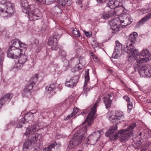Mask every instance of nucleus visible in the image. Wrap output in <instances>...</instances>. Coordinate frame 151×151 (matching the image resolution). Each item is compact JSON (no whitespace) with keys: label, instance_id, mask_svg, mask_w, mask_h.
<instances>
[{"label":"nucleus","instance_id":"obj_29","mask_svg":"<svg viewBox=\"0 0 151 151\" xmlns=\"http://www.w3.org/2000/svg\"><path fill=\"white\" fill-rule=\"evenodd\" d=\"M129 18L125 19H122V17L120 18V24L122 26L126 27L130 24Z\"/></svg>","mask_w":151,"mask_h":151},{"label":"nucleus","instance_id":"obj_19","mask_svg":"<svg viewBox=\"0 0 151 151\" xmlns=\"http://www.w3.org/2000/svg\"><path fill=\"white\" fill-rule=\"evenodd\" d=\"M151 17V12H149L140 19L136 25V27H139L147 22Z\"/></svg>","mask_w":151,"mask_h":151},{"label":"nucleus","instance_id":"obj_22","mask_svg":"<svg viewBox=\"0 0 151 151\" xmlns=\"http://www.w3.org/2000/svg\"><path fill=\"white\" fill-rule=\"evenodd\" d=\"M111 96V95L108 94L103 97L104 101L107 109L109 108L111 106L112 101L110 99Z\"/></svg>","mask_w":151,"mask_h":151},{"label":"nucleus","instance_id":"obj_30","mask_svg":"<svg viewBox=\"0 0 151 151\" xmlns=\"http://www.w3.org/2000/svg\"><path fill=\"white\" fill-rule=\"evenodd\" d=\"M20 41L18 39H15L11 41V45L9 47H14L15 48H18Z\"/></svg>","mask_w":151,"mask_h":151},{"label":"nucleus","instance_id":"obj_18","mask_svg":"<svg viewBox=\"0 0 151 151\" xmlns=\"http://www.w3.org/2000/svg\"><path fill=\"white\" fill-rule=\"evenodd\" d=\"M32 86H28L26 85L23 89L22 94L23 97H28L31 95V90L32 89Z\"/></svg>","mask_w":151,"mask_h":151},{"label":"nucleus","instance_id":"obj_44","mask_svg":"<svg viewBox=\"0 0 151 151\" xmlns=\"http://www.w3.org/2000/svg\"><path fill=\"white\" fill-rule=\"evenodd\" d=\"M92 46L95 48L99 46V43L96 41H93L92 43Z\"/></svg>","mask_w":151,"mask_h":151},{"label":"nucleus","instance_id":"obj_43","mask_svg":"<svg viewBox=\"0 0 151 151\" xmlns=\"http://www.w3.org/2000/svg\"><path fill=\"white\" fill-rule=\"evenodd\" d=\"M127 107L129 112L131 111V110L132 109L133 107V106L132 103L131 102H128Z\"/></svg>","mask_w":151,"mask_h":151},{"label":"nucleus","instance_id":"obj_16","mask_svg":"<svg viewBox=\"0 0 151 151\" xmlns=\"http://www.w3.org/2000/svg\"><path fill=\"white\" fill-rule=\"evenodd\" d=\"M11 93H8L2 97L0 99V108L2 106L8 102H9L11 100L12 97Z\"/></svg>","mask_w":151,"mask_h":151},{"label":"nucleus","instance_id":"obj_47","mask_svg":"<svg viewBox=\"0 0 151 151\" xmlns=\"http://www.w3.org/2000/svg\"><path fill=\"white\" fill-rule=\"evenodd\" d=\"M118 51L114 50V52L113 53L112 55L113 56V57L115 58H117L119 56V54L117 53Z\"/></svg>","mask_w":151,"mask_h":151},{"label":"nucleus","instance_id":"obj_21","mask_svg":"<svg viewBox=\"0 0 151 151\" xmlns=\"http://www.w3.org/2000/svg\"><path fill=\"white\" fill-rule=\"evenodd\" d=\"M134 45L133 43H131L128 42L125 45L124 48H123V50L125 52L128 54L130 53L134 49Z\"/></svg>","mask_w":151,"mask_h":151},{"label":"nucleus","instance_id":"obj_51","mask_svg":"<svg viewBox=\"0 0 151 151\" xmlns=\"http://www.w3.org/2000/svg\"><path fill=\"white\" fill-rule=\"evenodd\" d=\"M97 2L99 3H101L108 1L109 0H96Z\"/></svg>","mask_w":151,"mask_h":151},{"label":"nucleus","instance_id":"obj_45","mask_svg":"<svg viewBox=\"0 0 151 151\" xmlns=\"http://www.w3.org/2000/svg\"><path fill=\"white\" fill-rule=\"evenodd\" d=\"M91 111V108H88L87 109H85L83 111L82 114H87L89 111V113H90V111Z\"/></svg>","mask_w":151,"mask_h":151},{"label":"nucleus","instance_id":"obj_9","mask_svg":"<svg viewBox=\"0 0 151 151\" xmlns=\"http://www.w3.org/2000/svg\"><path fill=\"white\" fill-rule=\"evenodd\" d=\"M111 29L113 30L114 32L116 33L119 30V26L120 24V18L117 17L114 19L109 23Z\"/></svg>","mask_w":151,"mask_h":151},{"label":"nucleus","instance_id":"obj_36","mask_svg":"<svg viewBox=\"0 0 151 151\" xmlns=\"http://www.w3.org/2000/svg\"><path fill=\"white\" fill-rule=\"evenodd\" d=\"M80 60L76 57H73L68 61V64L69 65H71L75 63L76 62L79 61Z\"/></svg>","mask_w":151,"mask_h":151},{"label":"nucleus","instance_id":"obj_25","mask_svg":"<svg viewBox=\"0 0 151 151\" xmlns=\"http://www.w3.org/2000/svg\"><path fill=\"white\" fill-rule=\"evenodd\" d=\"M116 124L115 126H113L111 127L109 130L105 133V135L107 137L110 136V135L114 132V131L117 129V124H118V122H116Z\"/></svg>","mask_w":151,"mask_h":151},{"label":"nucleus","instance_id":"obj_32","mask_svg":"<svg viewBox=\"0 0 151 151\" xmlns=\"http://www.w3.org/2000/svg\"><path fill=\"white\" fill-rule=\"evenodd\" d=\"M45 88L47 92L50 93L55 89V85L54 84H51L50 86H46Z\"/></svg>","mask_w":151,"mask_h":151},{"label":"nucleus","instance_id":"obj_24","mask_svg":"<svg viewBox=\"0 0 151 151\" xmlns=\"http://www.w3.org/2000/svg\"><path fill=\"white\" fill-rule=\"evenodd\" d=\"M138 36L137 34L135 32L131 33L129 36L128 42L134 44L136 41V39Z\"/></svg>","mask_w":151,"mask_h":151},{"label":"nucleus","instance_id":"obj_33","mask_svg":"<svg viewBox=\"0 0 151 151\" xmlns=\"http://www.w3.org/2000/svg\"><path fill=\"white\" fill-rule=\"evenodd\" d=\"M136 124L135 123H132L129 125L128 128L126 129V131H128V132H132V136L133 135V129L136 127Z\"/></svg>","mask_w":151,"mask_h":151},{"label":"nucleus","instance_id":"obj_7","mask_svg":"<svg viewBox=\"0 0 151 151\" xmlns=\"http://www.w3.org/2000/svg\"><path fill=\"white\" fill-rule=\"evenodd\" d=\"M101 99L99 98L96 101L93 107H91V111L89 113L88 116L87 117L85 121L88 122V125H91V124L92 121L94 118V115L96 112V108L98 106L97 104L100 101Z\"/></svg>","mask_w":151,"mask_h":151},{"label":"nucleus","instance_id":"obj_38","mask_svg":"<svg viewBox=\"0 0 151 151\" xmlns=\"http://www.w3.org/2000/svg\"><path fill=\"white\" fill-rule=\"evenodd\" d=\"M59 54L61 56L62 58L65 59L66 55V52L65 50L62 49H60Z\"/></svg>","mask_w":151,"mask_h":151},{"label":"nucleus","instance_id":"obj_1","mask_svg":"<svg viewBox=\"0 0 151 151\" xmlns=\"http://www.w3.org/2000/svg\"><path fill=\"white\" fill-rule=\"evenodd\" d=\"M130 53L134 57L137 56L136 58V62L133 65L135 70L137 71L140 75H148L149 70L145 63L151 60V54L150 53L148 49H143L139 55H138L139 52L134 47V49Z\"/></svg>","mask_w":151,"mask_h":151},{"label":"nucleus","instance_id":"obj_17","mask_svg":"<svg viewBox=\"0 0 151 151\" xmlns=\"http://www.w3.org/2000/svg\"><path fill=\"white\" fill-rule=\"evenodd\" d=\"M116 15V12L114 10H111L106 12L103 13L101 14V17L104 19H108Z\"/></svg>","mask_w":151,"mask_h":151},{"label":"nucleus","instance_id":"obj_8","mask_svg":"<svg viewBox=\"0 0 151 151\" xmlns=\"http://www.w3.org/2000/svg\"><path fill=\"white\" fill-rule=\"evenodd\" d=\"M42 16V12L37 9L29 12L28 17L30 21H35L40 19Z\"/></svg>","mask_w":151,"mask_h":151},{"label":"nucleus","instance_id":"obj_41","mask_svg":"<svg viewBox=\"0 0 151 151\" xmlns=\"http://www.w3.org/2000/svg\"><path fill=\"white\" fill-rule=\"evenodd\" d=\"M19 47H20L21 48L23 49L25 51L26 50V49L27 47V45L20 41L19 45Z\"/></svg>","mask_w":151,"mask_h":151},{"label":"nucleus","instance_id":"obj_20","mask_svg":"<svg viewBox=\"0 0 151 151\" xmlns=\"http://www.w3.org/2000/svg\"><path fill=\"white\" fill-rule=\"evenodd\" d=\"M120 1L119 0H111L108 3V6L111 9H114L119 6Z\"/></svg>","mask_w":151,"mask_h":151},{"label":"nucleus","instance_id":"obj_46","mask_svg":"<svg viewBox=\"0 0 151 151\" xmlns=\"http://www.w3.org/2000/svg\"><path fill=\"white\" fill-rule=\"evenodd\" d=\"M54 0H45V4L46 5H49L53 3Z\"/></svg>","mask_w":151,"mask_h":151},{"label":"nucleus","instance_id":"obj_37","mask_svg":"<svg viewBox=\"0 0 151 151\" xmlns=\"http://www.w3.org/2000/svg\"><path fill=\"white\" fill-rule=\"evenodd\" d=\"M147 132L146 130H144L142 132H140L139 134V136H140L143 139L147 138Z\"/></svg>","mask_w":151,"mask_h":151},{"label":"nucleus","instance_id":"obj_62","mask_svg":"<svg viewBox=\"0 0 151 151\" xmlns=\"http://www.w3.org/2000/svg\"><path fill=\"white\" fill-rule=\"evenodd\" d=\"M82 7V6H81V7Z\"/></svg>","mask_w":151,"mask_h":151},{"label":"nucleus","instance_id":"obj_14","mask_svg":"<svg viewBox=\"0 0 151 151\" xmlns=\"http://www.w3.org/2000/svg\"><path fill=\"white\" fill-rule=\"evenodd\" d=\"M18 63L16 64V68L18 69H20L24 64L27 60V56L24 55H22L19 58Z\"/></svg>","mask_w":151,"mask_h":151},{"label":"nucleus","instance_id":"obj_13","mask_svg":"<svg viewBox=\"0 0 151 151\" xmlns=\"http://www.w3.org/2000/svg\"><path fill=\"white\" fill-rule=\"evenodd\" d=\"M124 116L123 113L121 112L117 111L116 112L115 116H110L109 117V119L112 122H120L118 121L119 120L124 118Z\"/></svg>","mask_w":151,"mask_h":151},{"label":"nucleus","instance_id":"obj_59","mask_svg":"<svg viewBox=\"0 0 151 151\" xmlns=\"http://www.w3.org/2000/svg\"><path fill=\"white\" fill-rule=\"evenodd\" d=\"M35 0L36 1H37V2H40L42 1H41L42 0Z\"/></svg>","mask_w":151,"mask_h":151},{"label":"nucleus","instance_id":"obj_10","mask_svg":"<svg viewBox=\"0 0 151 151\" xmlns=\"http://www.w3.org/2000/svg\"><path fill=\"white\" fill-rule=\"evenodd\" d=\"M33 116L29 112L26 114L23 118L20 119L18 124L17 125V128H20L22 127V124L26 123L27 122L32 120Z\"/></svg>","mask_w":151,"mask_h":151},{"label":"nucleus","instance_id":"obj_48","mask_svg":"<svg viewBox=\"0 0 151 151\" xmlns=\"http://www.w3.org/2000/svg\"><path fill=\"white\" fill-rule=\"evenodd\" d=\"M29 8H24V9H22V11L24 13L27 14L28 13V14L29 12H29Z\"/></svg>","mask_w":151,"mask_h":151},{"label":"nucleus","instance_id":"obj_40","mask_svg":"<svg viewBox=\"0 0 151 151\" xmlns=\"http://www.w3.org/2000/svg\"><path fill=\"white\" fill-rule=\"evenodd\" d=\"M72 34L75 37H78L80 36V32L76 29H73L72 30Z\"/></svg>","mask_w":151,"mask_h":151},{"label":"nucleus","instance_id":"obj_55","mask_svg":"<svg viewBox=\"0 0 151 151\" xmlns=\"http://www.w3.org/2000/svg\"><path fill=\"white\" fill-rule=\"evenodd\" d=\"M52 144H54L55 147L56 146L57 147H59L61 145L60 143L57 144L56 142H55L54 143Z\"/></svg>","mask_w":151,"mask_h":151},{"label":"nucleus","instance_id":"obj_26","mask_svg":"<svg viewBox=\"0 0 151 151\" xmlns=\"http://www.w3.org/2000/svg\"><path fill=\"white\" fill-rule=\"evenodd\" d=\"M38 78V74H35L31 78L29 83L27 85H28V86H32V88H33L34 86L35 85L37 82Z\"/></svg>","mask_w":151,"mask_h":151},{"label":"nucleus","instance_id":"obj_58","mask_svg":"<svg viewBox=\"0 0 151 151\" xmlns=\"http://www.w3.org/2000/svg\"><path fill=\"white\" fill-rule=\"evenodd\" d=\"M81 2L82 1L81 0H77L76 1V3L78 4H81Z\"/></svg>","mask_w":151,"mask_h":151},{"label":"nucleus","instance_id":"obj_54","mask_svg":"<svg viewBox=\"0 0 151 151\" xmlns=\"http://www.w3.org/2000/svg\"><path fill=\"white\" fill-rule=\"evenodd\" d=\"M90 88H85V89H84V93L86 94L87 92L88 91L90 90Z\"/></svg>","mask_w":151,"mask_h":151},{"label":"nucleus","instance_id":"obj_39","mask_svg":"<svg viewBox=\"0 0 151 151\" xmlns=\"http://www.w3.org/2000/svg\"><path fill=\"white\" fill-rule=\"evenodd\" d=\"M116 46L115 47L114 50L119 51L121 50L122 47V45L118 41L116 42Z\"/></svg>","mask_w":151,"mask_h":151},{"label":"nucleus","instance_id":"obj_2","mask_svg":"<svg viewBox=\"0 0 151 151\" xmlns=\"http://www.w3.org/2000/svg\"><path fill=\"white\" fill-rule=\"evenodd\" d=\"M37 130L35 125H34L26 129V132L24 133V134L26 136L29 135V136L28 138L26 139L23 143V150L26 151L29 147H32L34 143L41 138L42 134L37 133Z\"/></svg>","mask_w":151,"mask_h":151},{"label":"nucleus","instance_id":"obj_56","mask_svg":"<svg viewBox=\"0 0 151 151\" xmlns=\"http://www.w3.org/2000/svg\"><path fill=\"white\" fill-rule=\"evenodd\" d=\"M37 112V110H32L31 111L29 112V113H31L32 115H33V114L36 113Z\"/></svg>","mask_w":151,"mask_h":151},{"label":"nucleus","instance_id":"obj_61","mask_svg":"<svg viewBox=\"0 0 151 151\" xmlns=\"http://www.w3.org/2000/svg\"><path fill=\"white\" fill-rule=\"evenodd\" d=\"M97 57H96V58H95V59H97Z\"/></svg>","mask_w":151,"mask_h":151},{"label":"nucleus","instance_id":"obj_52","mask_svg":"<svg viewBox=\"0 0 151 151\" xmlns=\"http://www.w3.org/2000/svg\"><path fill=\"white\" fill-rule=\"evenodd\" d=\"M102 132V130H99L97 131L96 132H96V134H97V136H98V137H99V135L100 134V133Z\"/></svg>","mask_w":151,"mask_h":151},{"label":"nucleus","instance_id":"obj_6","mask_svg":"<svg viewBox=\"0 0 151 151\" xmlns=\"http://www.w3.org/2000/svg\"><path fill=\"white\" fill-rule=\"evenodd\" d=\"M23 53V50L14 47H9L7 53L8 57L12 59H17Z\"/></svg>","mask_w":151,"mask_h":151},{"label":"nucleus","instance_id":"obj_49","mask_svg":"<svg viewBox=\"0 0 151 151\" xmlns=\"http://www.w3.org/2000/svg\"><path fill=\"white\" fill-rule=\"evenodd\" d=\"M123 98L128 102H130V99L127 96H124L123 97Z\"/></svg>","mask_w":151,"mask_h":151},{"label":"nucleus","instance_id":"obj_12","mask_svg":"<svg viewBox=\"0 0 151 151\" xmlns=\"http://www.w3.org/2000/svg\"><path fill=\"white\" fill-rule=\"evenodd\" d=\"M58 40L56 37L51 35L49 38L48 44L51 46V48L52 50H56L58 46Z\"/></svg>","mask_w":151,"mask_h":151},{"label":"nucleus","instance_id":"obj_53","mask_svg":"<svg viewBox=\"0 0 151 151\" xmlns=\"http://www.w3.org/2000/svg\"><path fill=\"white\" fill-rule=\"evenodd\" d=\"M3 60L0 59V71L2 70Z\"/></svg>","mask_w":151,"mask_h":151},{"label":"nucleus","instance_id":"obj_3","mask_svg":"<svg viewBox=\"0 0 151 151\" xmlns=\"http://www.w3.org/2000/svg\"><path fill=\"white\" fill-rule=\"evenodd\" d=\"M87 121H85L80 125V128L77 132L73 135L71 140L70 141L69 145L71 147L73 148L81 143L85 139L86 136L87 127L90 126L87 124L86 126H83V124Z\"/></svg>","mask_w":151,"mask_h":151},{"label":"nucleus","instance_id":"obj_42","mask_svg":"<svg viewBox=\"0 0 151 151\" xmlns=\"http://www.w3.org/2000/svg\"><path fill=\"white\" fill-rule=\"evenodd\" d=\"M55 147V145L54 144H52L49 145L48 147L45 148L43 150L44 151H51V149L54 148Z\"/></svg>","mask_w":151,"mask_h":151},{"label":"nucleus","instance_id":"obj_34","mask_svg":"<svg viewBox=\"0 0 151 151\" xmlns=\"http://www.w3.org/2000/svg\"><path fill=\"white\" fill-rule=\"evenodd\" d=\"M20 4L21 6L23 8H29V6L26 0H21Z\"/></svg>","mask_w":151,"mask_h":151},{"label":"nucleus","instance_id":"obj_28","mask_svg":"<svg viewBox=\"0 0 151 151\" xmlns=\"http://www.w3.org/2000/svg\"><path fill=\"white\" fill-rule=\"evenodd\" d=\"M89 69H87V70L86 71L85 75V82L84 85L83 89H85V88H87L88 83L89 80Z\"/></svg>","mask_w":151,"mask_h":151},{"label":"nucleus","instance_id":"obj_31","mask_svg":"<svg viewBox=\"0 0 151 151\" xmlns=\"http://www.w3.org/2000/svg\"><path fill=\"white\" fill-rule=\"evenodd\" d=\"M79 109L78 108H74L73 109V112L70 115H69L66 117L65 118V120H68L70 119L71 117L75 116L79 111Z\"/></svg>","mask_w":151,"mask_h":151},{"label":"nucleus","instance_id":"obj_11","mask_svg":"<svg viewBox=\"0 0 151 151\" xmlns=\"http://www.w3.org/2000/svg\"><path fill=\"white\" fill-rule=\"evenodd\" d=\"M79 76L78 75L71 77L70 80L66 81L65 85L67 87L73 88L76 86L79 79Z\"/></svg>","mask_w":151,"mask_h":151},{"label":"nucleus","instance_id":"obj_4","mask_svg":"<svg viewBox=\"0 0 151 151\" xmlns=\"http://www.w3.org/2000/svg\"><path fill=\"white\" fill-rule=\"evenodd\" d=\"M2 5L5 6L6 7L5 11L3 8L0 9V12L2 13L3 17H9L13 15L15 10L14 3L8 1L2 0L0 3V6H1Z\"/></svg>","mask_w":151,"mask_h":151},{"label":"nucleus","instance_id":"obj_60","mask_svg":"<svg viewBox=\"0 0 151 151\" xmlns=\"http://www.w3.org/2000/svg\"><path fill=\"white\" fill-rule=\"evenodd\" d=\"M145 150L144 149H142V150H141V151H145Z\"/></svg>","mask_w":151,"mask_h":151},{"label":"nucleus","instance_id":"obj_5","mask_svg":"<svg viewBox=\"0 0 151 151\" xmlns=\"http://www.w3.org/2000/svg\"><path fill=\"white\" fill-rule=\"evenodd\" d=\"M132 136V132H129L128 131H126L125 129H122L119 130L118 133L110 136V139L111 140H113L118 139V137H119V141L122 142H125Z\"/></svg>","mask_w":151,"mask_h":151},{"label":"nucleus","instance_id":"obj_57","mask_svg":"<svg viewBox=\"0 0 151 151\" xmlns=\"http://www.w3.org/2000/svg\"><path fill=\"white\" fill-rule=\"evenodd\" d=\"M85 34L87 37H88L90 36V33L88 32H85Z\"/></svg>","mask_w":151,"mask_h":151},{"label":"nucleus","instance_id":"obj_27","mask_svg":"<svg viewBox=\"0 0 151 151\" xmlns=\"http://www.w3.org/2000/svg\"><path fill=\"white\" fill-rule=\"evenodd\" d=\"M58 1L63 6H69L72 4L71 0H58Z\"/></svg>","mask_w":151,"mask_h":151},{"label":"nucleus","instance_id":"obj_23","mask_svg":"<svg viewBox=\"0 0 151 151\" xmlns=\"http://www.w3.org/2000/svg\"><path fill=\"white\" fill-rule=\"evenodd\" d=\"M51 11L53 15L56 17L58 16L62 12V9L57 6H56L52 8Z\"/></svg>","mask_w":151,"mask_h":151},{"label":"nucleus","instance_id":"obj_15","mask_svg":"<svg viewBox=\"0 0 151 151\" xmlns=\"http://www.w3.org/2000/svg\"><path fill=\"white\" fill-rule=\"evenodd\" d=\"M99 137L97 136L96 132H93L92 134L90 135L87 139V144L94 145L97 142Z\"/></svg>","mask_w":151,"mask_h":151},{"label":"nucleus","instance_id":"obj_50","mask_svg":"<svg viewBox=\"0 0 151 151\" xmlns=\"http://www.w3.org/2000/svg\"><path fill=\"white\" fill-rule=\"evenodd\" d=\"M3 52L2 51L0 48V59L3 60L2 55H3Z\"/></svg>","mask_w":151,"mask_h":151},{"label":"nucleus","instance_id":"obj_35","mask_svg":"<svg viewBox=\"0 0 151 151\" xmlns=\"http://www.w3.org/2000/svg\"><path fill=\"white\" fill-rule=\"evenodd\" d=\"M82 60L83 59H80L79 63L75 66V70H80L83 68L84 65H83V63H81Z\"/></svg>","mask_w":151,"mask_h":151}]
</instances>
